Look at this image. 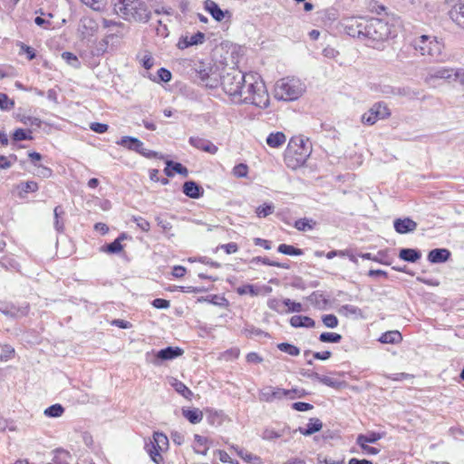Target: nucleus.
I'll return each mask as SVG.
<instances>
[{
  "label": "nucleus",
  "mask_w": 464,
  "mask_h": 464,
  "mask_svg": "<svg viewBox=\"0 0 464 464\" xmlns=\"http://www.w3.org/2000/svg\"><path fill=\"white\" fill-rule=\"evenodd\" d=\"M292 408L297 411H307L314 408V406L307 402L298 401L292 404Z\"/></svg>",
  "instance_id": "obj_57"
},
{
  "label": "nucleus",
  "mask_w": 464,
  "mask_h": 464,
  "mask_svg": "<svg viewBox=\"0 0 464 464\" xmlns=\"http://www.w3.org/2000/svg\"><path fill=\"white\" fill-rule=\"evenodd\" d=\"M21 121L25 125L36 126V127H40L41 123H42L40 119L35 118V117H31V116L23 117Z\"/></svg>",
  "instance_id": "obj_60"
},
{
  "label": "nucleus",
  "mask_w": 464,
  "mask_h": 464,
  "mask_svg": "<svg viewBox=\"0 0 464 464\" xmlns=\"http://www.w3.org/2000/svg\"><path fill=\"white\" fill-rule=\"evenodd\" d=\"M167 176H173L174 172L179 173L184 177H187L188 174V170L186 167H184L181 163L173 162L171 160L167 161V167L164 169Z\"/></svg>",
  "instance_id": "obj_20"
},
{
  "label": "nucleus",
  "mask_w": 464,
  "mask_h": 464,
  "mask_svg": "<svg viewBox=\"0 0 464 464\" xmlns=\"http://www.w3.org/2000/svg\"><path fill=\"white\" fill-rule=\"evenodd\" d=\"M182 353L183 351L180 348L169 346L167 348L161 349L156 353L152 363L155 365H160L162 361L175 359L180 356Z\"/></svg>",
  "instance_id": "obj_13"
},
{
  "label": "nucleus",
  "mask_w": 464,
  "mask_h": 464,
  "mask_svg": "<svg viewBox=\"0 0 464 464\" xmlns=\"http://www.w3.org/2000/svg\"><path fill=\"white\" fill-rule=\"evenodd\" d=\"M146 451L150 455V459L157 464H160L163 461V458L160 454L163 450L158 449L156 445H154V441L150 440L149 443H146L145 446Z\"/></svg>",
  "instance_id": "obj_29"
},
{
  "label": "nucleus",
  "mask_w": 464,
  "mask_h": 464,
  "mask_svg": "<svg viewBox=\"0 0 464 464\" xmlns=\"http://www.w3.org/2000/svg\"><path fill=\"white\" fill-rule=\"evenodd\" d=\"M19 46H20V53H26L29 60H33L35 58V52L32 47H30L23 43H20Z\"/></svg>",
  "instance_id": "obj_58"
},
{
  "label": "nucleus",
  "mask_w": 464,
  "mask_h": 464,
  "mask_svg": "<svg viewBox=\"0 0 464 464\" xmlns=\"http://www.w3.org/2000/svg\"><path fill=\"white\" fill-rule=\"evenodd\" d=\"M237 292L239 295H246L249 294L252 296L257 295L259 291L252 285H246L237 288Z\"/></svg>",
  "instance_id": "obj_55"
},
{
  "label": "nucleus",
  "mask_w": 464,
  "mask_h": 464,
  "mask_svg": "<svg viewBox=\"0 0 464 464\" xmlns=\"http://www.w3.org/2000/svg\"><path fill=\"white\" fill-rule=\"evenodd\" d=\"M125 235L122 234L121 237H119L117 239H115L113 242L106 246V251L111 254H116L121 251L122 245L121 244V239L124 238Z\"/></svg>",
  "instance_id": "obj_44"
},
{
  "label": "nucleus",
  "mask_w": 464,
  "mask_h": 464,
  "mask_svg": "<svg viewBox=\"0 0 464 464\" xmlns=\"http://www.w3.org/2000/svg\"><path fill=\"white\" fill-rule=\"evenodd\" d=\"M290 324L295 328H314L315 326V322L309 316L294 315L290 318Z\"/></svg>",
  "instance_id": "obj_18"
},
{
  "label": "nucleus",
  "mask_w": 464,
  "mask_h": 464,
  "mask_svg": "<svg viewBox=\"0 0 464 464\" xmlns=\"http://www.w3.org/2000/svg\"><path fill=\"white\" fill-rule=\"evenodd\" d=\"M13 139L15 140V141H21V140H30L31 137L27 136V134L25 133L24 130L23 129H17L14 134H13Z\"/></svg>",
  "instance_id": "obj_62"
},
{
  "label": "nucleus",
  "mask_w": 464,
  "mask_h": 464,
  "mask_svg": "<svg viewBox=\"0 0 464 464\" xmlns=\"http://www.w3.org/2000/svg\"><path fill=\"white\" fill-rule=\"evenodd\" d=\"M140 63L149 70L154 65V59L149 52H144L140 56Z\"/></svg>",
  "instance_id": "obj_53"
},
{
  "label": "nucleus",
  "mask_w": 464,
  "mask_h": 464,
  "mask_svg": "<svg viewBox=\"0 0 464 464\" xmlns=\"http://www.w3.org/2000/svg\"><path fill=\"white\" fill-rule=\"evenodd\" d=\"M29 311V304L24 303L22 304H16L14 303L0 302V313L6 316L13 318H19L25 316Z\"/></svg>",
  "instance_id": "obj_11"
},
{
  "label": "nucleus",
  "mask_w": 464,
  "mask_h": 464,
  "mask_svg": "<svg viewBox=\"0 0 464 464\" xmlns=\"http://www.w3.org/2000/svg\"><path fill=\"white\" fill-rule=\"evenodd\" d=\"M188 142L192 147L212 155L216 154L218 150V148L214 143L204 138L192 136L188 139Z\"/></svg>",
  "instance_id": "obj_14"
},
{
  "label": "nucleus",
  "mask_w": 464,
  "mask_h": 464,
  "mask_svg": "<svg viewBox=\"0 0 464 464\" xmlns=\"http://www.w3.org/2000/svg\"><path fill=\"white\" fill-rule=\"evenodd\" d=\"M117 144L130 150L136 151L148 159L155 158L158 155L157 152L144 148L143 143L139 139L134 137L123 136L120 140L117 141Z\"/></svg>",
  "instance_id": "obj_9"
},
{
  "label": "nucleus",
  "mask_w": 464,
  "mask_h": 464,
  "mask_svg": "<svg viewBox=\"0 0 464 464\" xmlns=\"http://www.w3.org/2000/svg\"><path fill=\"white\" fill-rule=\"evenodd\" d=\"M62 57L72 67L78 68L80 66L78 58L72 53L64 52L63 53Z\"/></svg>",
  "instance_id": "obj_54"
},
{
  "label": "nucleus",
  "mask_w": 464,
  "mask_h": 464,
  "mask_svg": "<svg viewBox=\"0 0 464 464\" xmlns=\"http://www.w3.org/2000/svg\"><path fill=\"white\" fill-rule=\"evenodd\" d=\"M398 22L393 18H370L366 30V44L375 49H382L383 44L396 37Z\"/></svg>",
  "instance_id": "obj_2"
},
{
  "label": "nucleus",
  "mask_w": 464,
  "mask_h": 464,
  "mask_svg": "<svg viewBox=\"0 0 464 464\" xmlns=\"http://www.w3.org/2000/svg\"><path fill=\"white\" fill-rule=\"evenodd\" d=\"M394 229L399 234L413 232L417 228V223L410 218H397L393 222Z\"/></svg>",
  "instance_id": "obj_15"
},
{
  "label": "nucleus",
  "mask_w": 464,
  "mask_h": 464,
  "mask_svg": "<svg viewBox=\"0 0 464 464\" xmlns=\"http://www.w3.org/2000/svg\"><path fill=\"white\" fill-rule=\"evenodd\" d=\"M314 377L321 383L332 388H337L340 385V382L336 379L330 376L319 375L318 373H314Z\"/></svg>",
  "instance_id": "obj_37"
},
{
  "label": "nucleus",
  "mask_w": 464,
  "mask_h": 464,
  "mask_svg": "<svg viewBox=\"0 0 464 464\" xmlns=\"http://www.w3.org/2000/svg\"><path fill=\"white\" fill-rule=\"evenodd\" d=\"M339 313L344 316L354 315L358 316L362 314V311L359 307L353 304H344L339 308Z\"/></svg>",
  "instance_id": "obj_36"
},
{
  "label": "nucleus",
  "mask_w": 464,
  "mask_h": 464,
  "mask_svg": "<svg viewBox=\"0 0 464 464\" xmlns=\"http://www.w3.org/2000/svg\"><path fill=\"white\" fill-rule=\"evenodd\" d=\"M412 49L411 44L410 45H403L397 53V60L404 63L410 57Z\"/></svg>",
  "instance_id": "obj_48"
},
{
  "label": "nucleus",
  "mask_w": 464,
  "mask_h": 464,
  "mask_svg": "<svg viewBox=\"0 0 464 464\" xmlns=\"http://www.w3.org/2000/svg\"><path fill=\"white\" fill-rule=\"evenodd\" d=\"M267 306L279 314L285 313L284 304L277 298H270L267 301Z\"/></svg>",
  "instance_id": "obj_46"
},
{
  "label": "nucleus",
  "mask_w": 464,
  "mask_h": 464,
  "mask_svg": "<svg viewBox=\"0 0 464 464\" xmlns=\"http://www.w3.org/2000/svg\"><path fill=\"white\" fill-rule=\"evenodd\" d=\"M232 173L237 178H246L248 173V167L246 164L239 163L233 168Z\"/></svg>",
  "instance_id": "obj_47"
},
{
  "label": "nucleus",
  "mask_w": 464,
  "mask_h": 464,
  "mask_svg": "<svg viewBox=\"0 0 464 464\" xmlns=\"http://www.w3.org/2000/svg\"><path fill=\"white\" fill-rule=\"evenodd\" d=\"M205 39V34L201 32H198L191 35H186L180 39L178 43V47L181 50L188 48L192 45L202 44Z\"/></svg>",
  "instance_id": "obj_16"
},
{
  "label": "nucleus",
  "mask_w": 464,
  "mask_h": 464,
  "mask_svg": "<svg viewBox=\"0 0 464 464\" xmlns=\"http://www.w3.org/2000/svg\"><path fill=\"white\" fill-rule=\"evenodd\" d=\"M182 415L192 424L199 423L203 419V412L198 409H183Z\"/></svg>",
  "instance_id": "obj_26"
},
{
  "label": "nucleus",
  "mask_w": 464,
  "mask_h": 464,
  "mask_svg": "<svg viewBox=\"0 0 464 464\" xmlns=\"http://www.w3.org/2000/svg\"><path fill=\"white\" fill-rule=\"evenodd\" d=\"M323 428V423L319 419H310L306 428H299L297 430L304 435L310 436L317 431H320Z\"/></svg>",
  "instance_id": "obj_22"
},
{
  "label": "nucleus",
  "mask_w": 464,
  "mask_h": 464,
  "mask_svg": "<svg viewBox=\"0 0 464 464\" xmlns=\"http://www.w3.org/2000/svg\"><path fill=\"white\" fill-rule=\"evenodd\" d=\"M202 188L194 181H186L183 185V193L191 198H198L201 195Z\"/></svg>",
  "instance_id": "obj_24"
},
{
  "label": "nucleus",
  "mask_w": 464,
  "mask_h": 464,
  "mask_svg": "<svg viewBox=\"0 0 464 464\" xmlns=\"http://www.w3.org/2000/svg\"><path fill=\"white\" fill-rule=\"evenodd\" d=\"M277 348L285 353H288L292 356H297L300 354V349L291 343H281L277 344Z\"/></svg>",
  "instance_id": "obj_39"
},
{
  "label": "nucleus",
  "mask_w": 464,
  "mask_h": 464,
  "mask_svg": "<svg viewBox=\"0 0 464 464\" xmlns=\"http://www.w3.org/2000/svg\"><path fill=\"white\" fill-rule=\"evenodd\" d=\"M454 73L455 69L451 67H431L428 70L424 81L428 84H434L438 80L451 82L454 81Z\"/></svg>",
  "instance_id": "obj_10"
},
{
  "label": "nucleus",
  "mask_w": 464,
  "mask_h": 464,
  "mask_svg": "<svg viewBox=\"0 0 464 464\" xmlns=\"http://www.w3.org/2000/svg\"><path fill=\"white\" fill-rule=\"evenodd\" d=\"M402 341V335L401 334L397 331H388L384 334H382L380 338L379 342L382 343H400Z\"/></svg>",
  "instance_id": "obj_25"
},
{
  "label": "nucleus",
  "mask_w": 464,
  "mask_h": 464,
  "mask_svg": "<svg viewBox=\"0 0 464 464\" xmlns=\"http://www.w3.org/2000/svg\"><path fill=\"white\" fill-rule=\"evenodd\" d=\"M261 262L262 264L264 265H266V266H276V267H280V268H285V269H287L289 266L285 264H282V263H279V262H276V261H271L269 260L268 258L266 257H260V256H256V257H254L252 260H251V263L252 264H257Z\"/></svg>",
  "instance_id": "obj_40"
},
{
  "label": "nucleus",
  "mask_w": 464,
  "mask_h": 464,
  "mask_svg": "<svg viewBox=\"0 0 464 464\" xmlns=\"http://www.w3.org/2000/svg\"><path fill=\"white\" fill-rule=\"evenodd\" d=\"M152 441H154V445H156L160 450H166L169 447V439L161 432H155Z\"/></svg>",
  "instance_id": "obj_33"
},
{
  "label": "nucleus",
  "mask_w": 464,
  "mask_h": 464,
  "mask_svg": "<svg viewBox=\"0 0 464 464\" xmlns=\"http://www.w3.org/2000/svg\"><path fill=\"white\" fill-rule=\"evenodd\" d=\"M108 125L100 122H92L90 125V129L96 133H104L108 130Z\"/></svg>",
  "instance_id": "obj_59"
},
{
  "label": "nucleus",
  "mask_w": 464,
  "mask_h": 464,
  "mask_svg": "<svg viewBox=\"0 0 464 464\" xmlns=\"http://www.w3.org/2000/svg\"><path fill=\"white\" fill-rule=\"evenodd\" d=\"M315 226V222L313 219L309 218H300L295 222V228L299 231H308L312 230Z\"/></svg>",
  "instance_id": "obj_32"
},
{
  "label": "nucleus",
  "mask_w": 464,
  "mask_h": 464,
  "mask_svg": "<svg viewBox=\"0 0 464 464\" xmlns=\"http://www.w3.org/2000/svg\"><path fill=\"white\" fill-rule=\"evenodd\" d=\"M274 210H275V207L273 204L265 203L264 205L259 206L256 208V213L258 218H266V217L271 215L274 212Z\"/></svg>",
  "instance_id": "obj_43"
},
{
  "label": "nucleus",
  "mask_w": 464,
  "mask_h": 464,
  "mask_svg": "<svg viewBox=\"0 0 464 464\" xmlns=\"http://www.w3.org/2000/svg\"><path fill=\"white\" fill-rule=\"evenodd\" d=\"M84 5L93 10H101L105 5V0H81Z\"/></svg>",
  "instance_id": "obj_56"
},
{
  "label": "nucleus",
  "mask_w": 464,
  "mask_h": 464,
  "mask_svg": "<svg viewBox=\"0 0 464 464\" xmlns=\"http://www.w3.org/2000/svg\"><path fill=\"white\" fill-rule=\"evenodd\" d=\"M309 153L310 151L302 138L291 139L285 155V163L289 168L295 169L305 163Z\"/></svg>",
  "instance_id": "obj_5"
},
{
  "label": "nucleus",
  "mask_w": 464,
  "mask_h": 464,
  "mask_svg": "<svg viewBox=\"0 0 464 464\" xmlns=\"http://www.w3.org/2000/svg\"><path fill=\"white\" fill-rule=\"evenodd\" d=\"M18 188H20L19 197L21 198H25V195L29 192H35L38 190L39 186L35 181L29 180L26 182H22L20 185H18Z\"/></svg>",
  "instance_id": "obj_31"
},
{
  "label": "nucleus",
  "mask_w": 464,
  "mask_h": 464,
  "mask_svg": "<svg viewBox=\"0 0 464 464\" xmlns=\"http://www.w3.org/2000/svg\"><path fill=\"white\" fill-rule=\"evenodd\" d=\"M288 430H289L288 427H285L279 430H276L275 429H272V428H266L261 434V438L264 440H268V441L275 440L282 437L284 434H285V432Z\"/></svg>",
  "instance_id": "obj_27"
},
{
  "label": "nucleus",
  "mask_w": 464,
  "mask_h": 464,
  "mask_svg": "<svg viewBox=\"0 0 464 464\" xmlns=\"http://www.w3.org/2000/svg\"><path fill=\"white\" fill-rule=\"evenodd\" d=\"M305 92V84L295 77L278 80L275 87V97L277 100L292 102L299 99Z\"/></svg>",
  "instance_id": "obj_4"
},
{
  "label": "nucleus",
  "mask_w": 464,
  "mask_h": 464,
  "mask_svg": "<svg viewBox=\"0 0 464 464\" xmlns=\"http://www.w3.org/2000/svg\"><path fill=\"white\" fill-rule=\"evenodd\" d=\"M14 106V102L10 100L5 93H0V109L9 111Z\"/></svg>",
  "instance_id": "obj_49"
},
{
  "label": "nucleus",
  "mask_w": 464,
  "mask_h": 464,
  "mask_svg": "<svg viewBox=\"0 0 464 464\" xmlns=\"http://www.w3.org/2000/svg\"><path fill=\"white\" fill-rule=\"evenodd\" d=\"M35 167H37V171L35 172V175L37 177H40L42 179H49L53 175V170L45 166H43L41 164H34Z\"/></svg>",
  "instance_id": "obj_50"
},
{
  "label": "nucleus",
  "mask_w": 464,
  "mask_h": 464,
  "mask_svg": "<svg viewBox=\"0 0 464 464\" xmlns=\"http://www.w3.org/2000/svg\"><path fill=\"white\" fill-rule=\"evenodd\" d=\"M64 411V409L60 404H53L44 410V415L52 418L60 417Z\"/></svg>",
  "instance_id": "obj_42"
},
{
  "label": "nucleus",
  "mask_w": 464,
  "mask_h": 464,
  "mask_svg": "<svg viewBox=\"0 0 464 464\" xmlns=\"http://www.w3.org/2000/svg\"><path fill=\"white\" fill-rule=\"evenodd\" d=\"M322 321L328 328H335L338 325V319L334 314H324L322 316Z\"/></svg>",
  "instance_id": "obj_52"
},
{
  "label": "nucleus",
  "mask_w": 464,
  "mask_h": 464,
  "mask_svg": "<svg viewBox=\"0 0 464 464\" xmlns=\"http://www.w3.org/2000/svg\"><path fill=\"white\" fill-rule=\"evenodd\" d=\"M158 76L160 77V81L164 82H168L171 80V72L165 68H160L158 71Z\"/></svg>",
  "instance_id": "obj_63"
},
{
  "label": "nucleus",
  "mask_w": 464,
  "mask_h": 464,
  "mask_svg": "<svg viewBox=\"0 0 464 464\" xmlns=\"http://www.w3.org/2000/svg\"><path fill=\"white\" fill-rule=\"evenodd\" d=\"M391 111L384 102H376L362 116V122L373 125L377 121L388 118Z\"/></svg>",
  "instance_id": "obj_8"
},
{
  "label": "nucleus",
  "mask_w": 464,
  "mask_h": 464,
  "mask_svg": "<svg viewBox=\"0 0 464 464\" xmlns=\"http://www.w3.org/2000/svg\"><path fill=\"white\" fill-rule=\"evenodd\" d=\"M236 450H237V455L242 459H244L245 461L246 462H251L253 459H256V456H254L253 454L247 452V451H245L244 450L242 449H238V448H236Z\"/></svg>",
  "instance_id": "obj_61"
},
{
  "label": "nucleus",
  "mask_w": 464,
  "mask_h": 464,
  "mask_svg": "<svg viewBox=\"0 0 464 464\" xmlns=\"http://www.w3.org/2000/svg\"><path fill=\"white\" fill-rule=\"evenodd\" d=\"M206 11H208L212 17L220 22L225 17V13L220 9L218 5L212 0H206L204 3Z\"/></svg>",
  "instance_id": "obj_19"
},
{
  "label": "nucleus",
  "mask_w": 464,
  "mask_h": 464,
  "mask_svg": "<svg viewBox=\"0 0 464 464\" xmlns=\"http://www.w3.org/2000/svg\"><path fill=\"white\" fill-rule=\"evenodd\" d=\"M131 220L137 225V227L143 232H148L150 229V222L142 217L132 216Z\"/></svg>",
  "instance_id": "obj_45"
},
{
  "label": "nucleus",
  "mask_w": 464,
  "mask_h": 464,
  "mask_svg": "<svg viewBox=\"0 0 464 464\" xmlns=\"http://www.w3.org/2000/svg\"><path fill=\"white\" fill-rule=\"evenodd\" d=\"M411 45L421 55H429L432 58H438L443 49V44L438 41L436 37L426 34L415 38Z\"/></svg>",
  "instance_id": "obj_7"
},
{
  "label": "nucleus",
  "mask_w": 464,
  "mask_h": 464,
  "mask_svg": "<svg viewBox=\"0 0 464 464\" xmlns=\"http://www.w3.org/2000/svg\"><path fill=\"white\" fill-rule=\"evenodd\" d=\"M451 19L464 28V5H456L450 12Z\"/></svg>",
  "instance_id": "obj_28"
},
{
  "label": "nucleus",
  "mask_w": 464,
  "mask_h": 464,
  "mask_svg": "<svg viewBox=\"0 0 464 464\" xmlns=\"http://www.w3.org/2000/svg\"><path fill=\"white\" fill-rule=\"evenodd\" d=\"M421 256L419 250L414 248H401L399 253V257L404 261L415 263Z\"/></svg>",
  "instance_id": "obj_23"
},
{
  "label": "nucleus",
  "mask_w": 464,
  "mask_h": 464,
  "mask_svg": "<svg viewBox=\"0 0 464 464\" xmlns=\"http://www.w3.org/2000/svg\"><path fill=\"white\" fill-rule=\"evenodd\" d=\"M286 137L282 131L272 132L266 138V144L271 148H279L284 145Z\"/></svg>",
  "instance_id": "obj_21"
},
{
  "label": "nucleus",
  "mask_w": 464,
  "mask_h": 464,
  "mask_svg": "<svg viewBox=\"0 0 464 464\" xmlns=\"http://www.w3.org/2000/svg\"><path fill=\"white\" fill-rule=\"evenodd\" d=\"M171 385L175 389V391L182 395L184 398H189L192 395L191 391L180 381L176 379L173 380Z\"/></svg>",
  "instance_id": "obj_34"
},
{
  "label": "nucleus",
  "mask_w": 464,
  "mask_h": 464,
  "mask_svg": "<svg viewBox=\"0 0 464 464\" xmlns=\"http://www.w3.org/2000/svg\"><path fill=\"white\" fill-rule=\"evenodd\" d=\"M454 81H458L464 88V69H455Z\"/></svg>",
  "instance_id": "obj_64"
},
{
  "label": "nucleus",
  "mask_w": 464,
  "mask_h": 464,
  "mask_svg": "<svg viewBox=\"0 0 464 464\" xmlns=\"http://www.w3.org/2000/svg\"><path fill=\"white\" fill-rule=\"evenodd\" d=\"M286 390L279 387L267 386L259 392V400L266 402H273L287 396Z\"/></svg>",
  "instance_id": "obj_12"
},
{
  "label": "nucleus",
  "mask_w": 464,
  "mask_h": 464,
  "mask_svg": "<svg viewBox=\"0 0 464 464\" xmlns=\"http://www.w3.org/2000/svg\"><path fill=\"white\" fill-rule=\"evenodd\" d=\"M382 438V434L378 432H370L368 434H360L357 437L356 443L358 445L375 443Z\"/></svg>",
  "instance_id": "obj_30"
},
{
  "label": "nucleus",
  "mask_w": 464,
  "mask_h": 464,
  "mask_svg": "<svg viewBox=\"0 0 464 464\" xmlns=\"http://www.w3.org/2000/svg\"><path fill=\"white\" fill-rule=\"evenodd\" d=\"M14 355V349L10 345H5L2 348V352L0 354V361L7 362L12 359Z\"/></svg>",
  "instance_id": "obj_51"
},
{
  "label": "nucleus",
  "mask_w": 464,
  "mask_h": 464,
  "mask_svg": "<svg viewBox=\"0 0 464 464\" xmlns=\"http://www.w3.org/2000/svg\"><path fill=\"white\" fill-rule=\"evenodd\" d=\"M283 304L284 307H286L285 313H299L303 311V306L300 303L292 301L288 298L284 299Z\"/></svg>",
  "instance_id": "obj_38"
},
{
  "label": "nucleus",
  "mask_w": 464,
  "mask_h": 464,
  "mask_svg": "<svg viewBox=\"0 0 464 464\" xmlns=\"http://www.w3.org/2000/svg\"><path fill=\"white\" fill-rule=\"evenodd\" d=\"M277 250L279 253H282L284 255H288V256H302L303 255L302 249L296 248L294 246L286 245V244L279 245Z\"/></svg>",
  "instance_id": "obj_35"
},
{
  "label": "nucleus",
  "mask_w": 464,
  "mask_h": 464,
  "mask_svg": "<svg viewBox=\"0 0 464 464\" xmlns=\"http://www.w3.org/2000/svg\"><path fill=\"white\" fill-rule=\"evenodd\" d=\"M319 340L323 343H337L342 340V335L337 333L325 332L320 334Z\"/></svg>",
  "instance_id": "obj_41"
},
{
  "label": "nucleus",
  "mask_w": 464,
  "mask_h": 464,
  "mask_svg": "<svg viewBox=\"0 0 464 464\" xmlns=\"http://www.w3.org/2000/svg\"><path fill=\"white\" fill-rule=\"evenodd\" d=\"M450 256V252L446 248H435L430 251L428 260L430 263H443L446 262Z\"/></svg>",
  "instance_id": "obj_17"
},
{
  "label": "nucleus",
  "mask_w": 464,
  "mask_h": 464,
  "mask_svg": "<svg viewBox=\"0 0 464 464\" xmlns=\"http://www.w3.org/2000/svg\"><path fill=\"white\" fill-rule=\"evenodd\" d=\"M369 19L365 16H345L340 21V25L343 31L353 38L366 42V30L368 28Z\"/></svg>",
  "instance_id": "obj_6"
},
{
  "label": "nucleus",
  "mask_w": 464,
  "mask_h": 464,
  "mask_svg": "<svg viewBox=\"0 0 464 464\" xmlns=\"http://www.w3.org/2000/svg\"><path fill=\"white\" fill-rule=\"evenodd\" d=\"M221 85L235 103H249L262 109L269 106L270 99L266 84L256 74H245L231 69L222 76Z\"/></svg>",
  "instance_id": "obj_1"
},
{
  "label": "nucleus",
  "mask_w": 464,
  "mask_h": 464,
  "mask_svg": "<svg viewBox=\"0 0 464 464\" xmlns=\"http://www.w3.org/2000/svg\"><path fill=\"white\" fill-rule=\"evenodd\" d=\"M114 10L125 19L146 23L150 17V13L146 5L140 0H111Z\"/></svg>",
  "instance_id": "obj_3"
}]
</instances>
